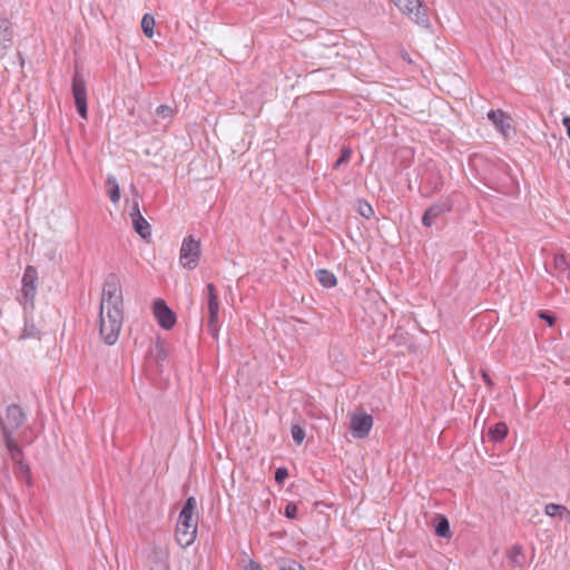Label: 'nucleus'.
Instances as JSON below:
<instances>
[{
    "instance_id": "1",
    "label": "nucleus",
    "mask_w": 570,
    "mask_h": 570,
    "mask_svg": "<svg viewBox=\"0 0 570 570\" xmlns=\"http://www.w3.org/2000/svg\"><path fill=\"white\" fill-rule=\"evenodd\" d=\"M99 331L106 344L117 342L124 321V298L120 277L116 273H109L104 283Z\"/></svg>"
},
{
    "instance_id": "2",
    "label": "nucleus",
    "mask_w": 570,
    "mask_h": 570,
    "mask_svg": "<svg viewBox=\"0 0 570 570\" xmlns=\"http://www.w3.org/2000/svg\"><path fill=\"white\" fill-rule=\"evenodd\" d=\"M196 505V499L194 497H189L186 499L179 513L175 537L176 542L181 548L191 546L196 539L197 519H194Z\"/></svg>"
},
{
    "instance_id": "3",
    "label": "nucleus",
    "mask_w": 570,
    "mask_h": 570,
    "mask_svg": "<svg viewBox=\"0 0 570 570\" xmlns=\"http://www.w3.org/2000/svg\"><path fill=\"white\" fill-rule=\"evenodd\" d=\"M200 257V242L193 235L184 238L179 252V263L184 268L193 271L197 267Z\"/></svg>"
},
{
    "instance_id": "4",
    "label": "nucleus",
    "mask_w": 570,
    "mask_h": 570,
    "mask_svg": "<svg viewBox=\"0 0 570 570\" xmlns=\"http://www.w3.org/2000/svg\"><path fill=\"white\" fill-rule=\"evenodd\" d=\"M207 291V313H208V332L213 337L218 336V314H219V301L218 292L213 283L206 285Z\"/></svg>"
},
{
    "instance_id": "5",
    "label": "nucleus",
    "mask_w": 570,
    "mask_h": 570,
    "mask_svg": "<svg viewBox=\"0 0 570 570\" xmlns=\"http://www.w3.org/2000/svg\"><path fill=\"white\" fill-rule=\"evenodd\" d=\"M72 97L75 100V106L79 116L83 119L88 118V105H87V90H86V81L83 77L76 71L72 77L71 83Z\"/></svg>"
},
{
    "instance_id": "6",
    "label": "nucleus",
    "mask_w": 570,
    "mask_h": 570,
    "mask_svg": "<svg viewBox=\"0 0 570 570\" xmlns=\"http://www.w3.org/2000/svg\"><path fill=\"white\" fill-rule=\"evenodd\" d=\"M22 296L27 304L33 307V301L37 293L38 271L35 266L28 265L22 276Z\"/></svg>"
},
{
    "instance_id": "7",
    "label": "nucleus",
    "mask_w": 570,
    "mask_h": 570,
    "mask_svg": "<svg viewBox=\"0 0 570 570\" xmlns=\"http://www.w3.org/2000/svg\"><path fill=\"white\" fill-rule=\"evenodd\" d=\"M154 315L160 327L171 330L176 324V314L161 298H157L153 303Z\"/></svg>"
},
{
    "instance_id": "8",
    "label": "nucleus",
    "mask_w": 570,
    "mask_h": 570,
    "mask_svg": "<svg viewBox=\"0 0 570 570\" xmlns=\"http://www.w3.org/2000/svg\"><path fill=\"white\" fill-rule=\"evenodd\" d=\"M395 6L404 13L413 17L417 23H426L429 21L426 10L422 6L421 0H393Z\"/></svg>"
},
{
    "instance_id": "9",
    "label": "nucleus",
    "mask_w": 570,
    "mask_h": 570,
    "mask_svg": "<svg viewBox=\"0 0 570 570\" xmlns=\"http://www.w3.org/2000/svg\"><path fill=\"white\" fill-rule=\"evenodd\" d=\"M453 202L449 197L438 200L425 209L422 216V224L425 227H431L438 217L451 212Z\"/></svg>"
},
{
    "instance_id": "10",
    "label": "nucleus",
    "mask_w": 570,
    "mask_h": 570,
    "mask_svg": "<svg viewBox=\"0 0 570 570\" xmlns=\"http://www.w3.org/2000/svg\"><path fill=\"white\" fill-rule=\"evenodd\" d=\"M373 426V417L366 413H354L351 417V432L355 439H364Z\"/></svg>"
},
{
    "instance_id": "11",
    "label": "nucleus",
    "mask_w": 570,
    "mask_h": 570,
    "mask_svg": "<svg viewBox=\"0 0 570 570\" xmlns=\"http://www.w3.org/2000/svg\"><path fill=\"white\" fill-rule=\"evenodd\" d=\"M168 549L158 544H153L150 551L147 554L150 570H168Z\"/></svg>"
},
{
    "instance_id": "12",
    "label": "nucleus",
    "mask_w": 570,
    "mask_h": 570,
    "mask_svg": "<svg viewBox=\"0 0 570 570\" xmlns=\"http://www.w3.org/2000/svg\"><path fill=\"white\" fill-rule=\"evenodd\" d=\"M130 218L136 233L144 239L149 238L151 235V226L140 214L137 199H135L132 203Z\"/></svg>"
},
{
    "instance_id": "13",
    "label": "nucleus",
    "mask_w": 570,
    "mask_h": 570,
    "mask_svg": "<svg viewBox=\"0 0 570 570\" xmlns=\"http://www.w3.org/2000/svg\"><path fill=\"white\" fill-rule=\"evenodd\" d=\"M488 118L492 121L498 130H500L504 136H508L511 129L509 116H507L501 109H498L490 110L488 112Z\"/></svg>"
},
{
    "instance_id": "14",
    "label": "nucleus",
    "mask_w": 570,
    "mask_h": 570,
    "mask_svg": "<svg viewBox=\"0 0 570 570\" xmlns=\"http://www.w3.org/2000/svg\"><path fill=\"white\" fill-rule=\"evenodd\" d=\"M553 268L558 278L561 281L570 279V265L563 254H556L553 257Z\"/></svg>"
},
{
    "instance_id": "15",
    "label": "nucleus",
    "mask_w": 570,
    "mask_h": 570,
    "mask_svg": "<svg viewBox=\"0 0 570 570\" xmlns=\"http://www.w3.org/2000/svg\"><path fill=\"white\" fill-rule=\"evenodd\" d=\"M13 31L8 19L0 20V51L6 50L12 43Z\"/></svg>"
},
{
    "instance_id": "16",
    "label": "nucleus",
    "mask_w": 570,
    "mask_h": 570,
    "mask_svg": "<svg viewBox=\"0 0 570 570\" xmlns=\"http://www.w3.org/2000/svg\"><path fill=\"white\" fill-rule=\"evenodd\" d=\"M508 431V425L504 422H498L489 428L488 438L494 443H500L507 438Z\"/></svg>"
},
{
    "instance_id": "17",
    "label": "nucleus",
    "mask_w": 570,
    "mask_h": 570,
    "mask_svg": "<svg viewBox=\"0 0 570 570\" xmlns=\"http://www.w3.org/2000/svg\"><path fill=\"white\" fill-rule=\"evenodd\" d=\"M105 187L111 203L117 204L120 199V188L117 178L114 175H108L105 181Z\"/></svg>"
},
{
    "instance_id": "18",
    "label": "nucleus",
    "mask_w": 570,
    "mask_h": 570,
    "mask_svg": "<svg viewBox=\"0 0 570 570\" xmlns=\"http://www.w3.org/2000/svg\"><path fill=\"white\" fill-rule=\"evenodd\" d=\"M316 279L325 287L332 288L337 284L336 276L328 269L320 268L315 271Z\"/></svg>"
},
{
    "instance_id": "19",
    "label": "nucleus",
    "mask_w": 570,
    "mask_h": 570,
    "mask_svg": "<svg viewBox=\"0 0 570 570\" xmlns=\"http://www.w3.org/2000/svg\"><path fill=\"white\" fill-rule=\"evenodd\" d=\"M434 531L438 537L446 539L451 537L450 523L444 515H439L435 519Z\"/></svg>"
},
{
    "instance_id": "20",
    "label": "nucleus",
    "mask_w": 570,
    "mask_h": 570,
    "mask_svg": "<svg viewBox=\"0 0 570 570\" xmlns=\"http://www.w3.org/2000/svg\"><path fill=\"white\" fill-rule=\"evenodd\" d=\"M4 444L14 464L23 462V452L13 438H10L9 441H4Z\"/></svg>"
},
{
    "instance_id": "21",
    "label": "nucleus",
    "mask_w": 570,
    "mask_h": 570,
    "mask_svg": "<svg viewBox=\"0 0 570 570\" xmlns=\"http://www.w3.org/2000/svg\"><path fill=\"white\" fill-rule=\"evenodd\" d=\"M544 513L549 517H556L559 515L560 518H563V515L570 517V511L561 504L557 503H548L544 507Z\"/></svg>"
},
{
    "instance_id": "22",
    "label": "nucleus",
    "mask_w": 570,
    "mask_h": 570,
    "mask_svg": "<svg viewBox=\"0 0 570 570\" xmlns=\"http://www.w3.org/2000/svg\"><path fill=\"white\" fill-rule=\"evenodd\" d=\"M155 19L150 13H145L141 19V29L144 33L151 38L154 36Z\"/></svg>"
},
{
    "instance_id": "23",
    "label": "nucleus",
    "mask_w": 570,
    "mask_h": 570,
    "mask_svg": "<svg viewBox=\"0 0 570 570\" xmlns=\"http://www.w3.org/2000/svg\"><path fill=\"white\" fill-rule=\"evenodd\" d=\"M356 210L362 217L366 219L371 218L374 215L373 207L364 199L357 200Z\"/></svg>"
},
{
    "instance_id": "24",
    "label": "nucleus",
    "mask_w": 570,
    "mask_h": 570,
    "mask_svg": "<svg viewBox=\"0 0 570 570\" xmlns=\"http://www.w3.org/2000/svg\"><path fill=\"white\" fill-rule=\"evenodd\" d=\"M352 157V149L347 146H344L341 149V155L333 165V169H338L342 165H346Z\"/></svg>"
},
{
    "instance_id": "25",
    "label": "nucleus",
    "mask_w": 570,
    "mask_h": 570,
    "mask_svg": "<svg viewBox=\"0 0 570 570\" xmlns=\"http://www.w3.org/2000/svg\"><path fill=\"white\" fill-rule=\"evenodd\" d=\"M38 333H39V331L36 327V325L32 322H29L28 318H26L24 328H23V333H22L21 337H23V338L36 337L38 335Z\"/></svg>"
},
{
    "instance_id": "26",
    "label": "nucleus",
    "mask_w": 570,
    "mask_h": 570,
    "mask_svg": "<svg viewBox=\"0 0 570 570\" xmlns=\"http://www.w3.org/2000/svg\"><path fill=\"white\" fill-rule=\"evenodd\" d=\"M281 570H306L301 563L295 560H283L279 562Z\"/></svg>"
},
{
    "instance_id": "27",
    "label": "nucleus",
    "mask_w": 570,
    "mask_h": 570,
    "mask_svg": "<svg viewBox=\"0 0 570 570\" xmlns=\"http://www.w3.org/2000/svg\"><path fill=\"white\" fill-rule=\"evenodd\" d=\"M510 559L514 564H521L523 560V553L521 546H513L510 553Z\"/></svg>"
},
{
    "instance_id": "28",
    "label": "nucleus",
    "mask_w": 570,
    "mask_h": 570,
    "mask_svg": "<svg viewBox=\"0 0 570 570\" xmlns=\"http://www.w3.org/2000/svg\"><path fill=\"white\" fill-rule=\"evenodd\" d=\"M429 185L431 186V191H439L443 185L442 177L438 174H433L429 177Z\"/></svg>"
},
{
    "instance_id": "29",
    "label": "nucleus",
    "mask_w": 570,
    "mask_h": 570,
    "mask_svg": "<svg viewBox=\"0 0 570 570\" xmlns=\"http://www.w3.org/2000/svg\"><path fill=\"white\" fill-rule=\"evenodd\" d=\"M292 438L297 443L301 444L305 439V431L299 425L292 426Z\"/></svg>"
},
{
    "instance_id": "30",
    "label": "nucleus",
    "mask_w": 570,
    "mask_h": 570,
    "mask_svg": "<svg viewBox=\"0 0 570 570\" xmlns=\"http://www.w3.org/2000/svg\"><path fill=\"white\" fill-rule=\"evenodd\" d=\"M158 362H164L167 358V353L163 343L157 342L154 352Z\"/></svg>"
},
{
    "instance_id": "31",
    "label": "nucleus",
    "mask_w": 570,
    "mask_h": 570,
    "mask_svg": "<svg viewBox=\"0 0 570 570\" xmlns=\"http://www.w3.org/2000/svg\"><path fill=\"white\" fill-rule=\"evenodd\" d=\"M297 505L294 502H289L286 504L284 509V515L288 519H296L297 518Z\"/></svg>"
},
{
    "instance_id": "32",
    "label": "nucleus",
    "mask_w": 570,
    "mask_h": 570,
    "mask_svg": "<svg viewBox=\"0 0 570 570\" xmlns=\"http://www.w3.org/2000/svg\"><path fill=\"white\" fill-rule=\"evenodd\" d=\"M173 112H174L173 108L169 106H166V105H160L156 109L157 116H159L161 118H170L173 116Z\"/></svg>"
},
{
    "instance_id": "33",
    "label": "nucleus",
    "mask_w": 570,
    "mask_h": 570,
    "mask_svg": "<svg viewBox=\"0 0 570 570\" xmlns=\"http://www.w3.org/2000/svg\"><path fill=\"white\" fill-rule=\"evenodd\" d=\"M288 476V471L286 468L284 466H281V468H277L276 471H275V481L276 483L278 484H282Z\"/></svg>"
},
{
    "instance_id": "34",
    "label": "nucleus",
    "mask_w": 570,
    "mask_h": 570,
    "mask_svg": "<svg viewBox=\"0 0 570 570\" xmlns=\"http://www.w3.org/2000/svg\"><path fill=\"white\" fill-rule=\"evenodd\" d=\"M14 465H16L17 473H20L21 475L26 476L28 479V481H30L31 476H30L29 465L26 464L24 462L17 463Z\"/></svg>"
},
{
    "instance_id": "35",
    "label": "nucleus",
    "mask_w": 570,
    "mask_h": 570,
    "mask_svg": "<svg viewBox=\"0 0 570 570\" xmlns=\"http://www.w3.org/2000/svg\"><path fill=\"white\" fill-rule=\"evenodd\" d=\"M539 317L541 320L546 321L550 326H552L557 320L554 314H552L551 312H548V311H541L539 313Z\"/></svg>"
},
{
    "instance_id": "36",
    "label": "nucleus",
    "mask_w": 570,
    "mask_h": 570,
    "mask_svg": "<svg viewBox=\"0 0 570 570\" xmlns=\"http://www.w3.org/2000/svg\"><path fill=\"white\" fill-rule=\"evenodd\" d=\"M244 570H263V569L257 562L250 560Z\"/></svg>"
},
{
    "instance_id": "37",
    "label": "nucleus",
    "mask_w": 570,
    "mask_h": 570,
    "mask_svg": "<svg viewBox=\"0 0 570 570\" xmlns=\"http://www.w3.org/2000/svg\"><path fill=\"white\" fill-rule=\"evenodd\" d=\"M482 377H483L484 382H485L489 386H491V385L493 384V382H492V380H491L490 375H489L487 372H482Z\"/></svg>"
},
{
    "instance_id": "38",
    "label": "nucleus",
    "mask_w": 570,
    "mask_h": 570,
    "mask_svg": "<svg viewBox=\"0 0 570 570\" xmlns=\"http://www.w3.org/2000/svg\"><path fill=\"white\" fill-rule=\"evenodd\" d=\"M131 190L132 193L135 194L136 198L138 197V190L137 188L135 187V185H131Z\"/></svg>"
},
{
    "instance_id": "39",
    "label": "nucleus",
    "mask_w": 570,
    "mask_h": 570,
    "mask_svg": "<svg viewBox=\"0 0 570 570\" xmlns=\"http://www.w3.org/2000/svg\"><path fill=\"white\" fill-rule=\"evenodd\" d=\"M508 178H509V180L511 181V184H514L513 177H511L510 175H508Z\"/></svg>"
}]
</instances>
